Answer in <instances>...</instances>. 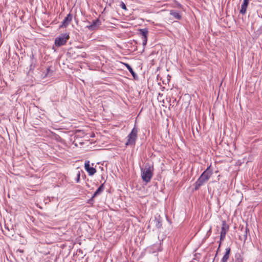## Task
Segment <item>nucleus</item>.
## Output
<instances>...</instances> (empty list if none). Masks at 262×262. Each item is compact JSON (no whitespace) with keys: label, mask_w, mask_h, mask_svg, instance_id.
<instances>
[{"label":"nucleus","mask_w":262,"mask_h":262,"mask_svg":"<svg viewBox=\"0 0 262 262\" xmlns=\"http://www.w3.org/2000/svg\"><path fill=\"white\" fill-rule=\"evenodd\" d=\"M244 2L249 3V0H244Z\"/></svg>","instance_id":"nucleus-23"},{"label":"nucleus","mask_w":262,"mask_h":262,"mask_svg":"<svg viewBox=\"0 0 262 262\" xmlns=\"http://www.w3.org/2000/svg\"><path fill=\"white\" fill-rule=\"evenodd\" d=\"M47 73H49L51 71L50 68H47Z\"/></svg>","instance_id":"nucleus-22"},{"label":"nucleus","mask_w":262,"mask_h":262,"mask_svg":"<svg viewBox=\"0 0 262 262\" xmlns=\"http://www.w3.org/2000/svg\"><path fill=\"white\" fill-rule=\"evenodd\" d=\"M80 176V172L78 171V173L77 174V178L76 179V181L77 183H78L79 182Z\"/></svg>","instance_id":"nucleus-18"},{"label":"nucleus","mask_w":262,"mask_h":262,"mask_svg":"<svg viewBox=\"0 0 262 262\" xmlns=\"http://www.w3.org/2000/svg\"><path fill=\"white\" fill-rule=\"evenodd\" d=\"M212 174V170H210V166L208 167L207 169L201 174L200 177L195 182L194 189L198 190L199 188L203 185L210 179Z\"/></svg>","instance_id":"nucleus-1"},{"label":"nucleus","mask_w":262,"mask_h":262,"mask_svg":"<svg viewBox=\"0 0 262 262\" xmlns=\"http://www.w3.org/2000/svg\"><path fill=\"white\" fill-rule=\"evenodd\" d=\"M137 133L138 128L135 126L127 136V141L125 144L126 145L135 144L137 138Z\"/></svg>","instance_id":"nucleus-3"},{"label":"nucleus","mask_w":262,"mask_h":262,"mask_svg":"<svg viewBox=\"0 0 262 262\" xmlns=\"http://www.w3.org/2000/svg\"><path fill=\"white\" fill-rule=\"evenodd\" d=\"M84 167L85 169L88 171L90 176H93L96 172L95 168L90 167L89 161H86L85 162Z\"/></svg>","instance_id":"nucleus-6"},{"label":"nucleus","mask_w":262,"mask_h":262,"mask_svg":"<svg viewBox=\"0 0 262 262\" xmlns=\"http://www.w3.org/2000/svg\"><path fill=\"white\" fill-rule=\"evenodd\" d=\"M249 3L248 2H243V3L241 6V9L240 10V13L242 14H245L246 13Z\"/></svg>","instance_id":"nucleus-12"},{"label":"nucleus","mask_w":262,"mask_h":262,"mask_svg":"<svg viewBox=\"0 0 262 262\" xmlns=\"http://www.w3.org/2000/svg\"><path fill=\"white\" fill-rule=\"evenodd\" d=\"M247 231H248V229L246 228L245 231V234H244V236H245V239L244 240L245 241L246 239H247Z\"/></svg>","instance_id":"nucleus-21"},{"label":"nucleus","mask_w":262,"mask_h":262,"mask_svg":"<svg viewBox=\"0 0 262 262\" xmlns=\"http://www.w3.org/2000/svg\"><path fill=\"white\" fill-rule=\"evenodd\" d=\"M125 66L126 67V68L127 69V70L129 71V72L132 74L134 78L135 79H138V75L134 71L132 68L128 63H125Z\"/></svg>","instance_id":"nucleus-13"},{"label":"nucleus","mask_w":262,"mask_h":262,"mask_svg":"<svg viewBox=\"0 0 262 262\" xmlns=\"http://www.w3.org/2000/svg\"><path fill=\"white\" fill-rule=\"evenodd\" d=\"M139 33L142 36V37L147 38L148 31L147 28L140 29Z\"/></svg>","instance_id":"nucleus-14"},{"label":"nucleus","mask_w":262,"mask_h":262,"mask_svg":"<svg viewBox=\"0 0 262 262\" xmlns=\"http://www.w3.org/2000/svg\"><path fill=\"white\" fill-rule=\"evenodd\" d=\"M228 229H229L228 225L226 224L225 221H223L221 233L226 234V233L228 231Z\"/></svg>","instance_id":"nucleus-11"},{"label":"nucleus","mask_w":262,"mask_h":262,"mask_svg":"<svg viewBox=\"0 0 262 262\" xmlns=\"http://www.w3.org/2000/svg\"><path fill=\"white\" fill-rule=\"evenodd\" d=\"M170 14L172 15L174 18L177 19H181L182 18L181 15L179 12L174 10H171L170 11Z\"/></svg>","instance_id":"nucleus-10"},{"label":"nucleus","mask_w":262,"mask_h":262,"mask_svg":"<svg viewBox=\"0 0 262 262\" xmlns=\"http://www.w3.org/2000/svg\"><path fill=\"white\" fill-rule=\"evenodd\" d=\"M225 236H226V234L221 233V235H220V240L221 241H223L225 239Z\"/></svg>","instance_id":"nucleus-19"},{"label":"nucleus","mask_w":262,"mask_h":262,"mask_svg":"<svg viewBox=\"0 0 262 262\" xmlns=\"http://www.w3.org/2000/svg\"><path fill=\"white\" fill-rule=\"evenodd\" d=\"M190 262H194V261H190Z\"/></svg>","instance_id":"nucleus-25"},{"label":"nucleus","mask_w":262,"mask_h":262,"mask_svg":"<svg viewBox=\"0 0 262 262\" xmlns=\"http://www.w3.org/2000/svg\"><path fill=\"white\" fill-rule=\"evenodd\" d=\"M69 35L67 33L62 34L55 39V45L57 47L64 45L69 39Z\"/></svg>","instance_id":"nucleus-4"},{"label":"nucleus","mask_w":262,"mask_h":262,"mask_svg":"<svg viewBox=\"0 0 262 262\" xmlns=\"http://www.w3.org/2000/svg\"><path fill=\"white\" fill-rule=\"evenodd\" d=\"M72 15L69 13L63 19L60 27H66L68 26L72 21Z\"/></svg>","instance_id":"nucleus-7"},{"label":"nucleus","mask_w":262,"mask_h":262,"mask_svg":"<svg viewBox=\"0 0 262 262\" xmlns=\"http://www.w3.org/2000/svg\"><path fill=\"white\" fill-rule=\"evenodd\" d=\"M152 222L157 228H160L161 227L162 223L159 220L156 219Z\"/></svg>","instance_id":"nucleus-15"},{"label":"nucleus","mask_w":262,"mask_h":262,"mask_svg":"<svg viewBox=\"0 0 262 262\" xmlns=\"http://www.w3.org/2000/svg\"><path fill=\"white\" fill-rule=\"evenodd\" d=\"M153 168L149 165H146L144 169H141V177L143 181L148 183L152 177Z\"/></svg>","instance_id":"nucleus-2"},{"label":"nucleus","mask_w":262,"mask_h":262,"mask_svg":"<svg viewBox=\"0 0 262 262\" xmlns=\"http://www.w3.org/2000/svg\"><path fill=\"white\" fill-rule=\"evenodd\" d=\"M6 229H7V230H9V229L8 228V227H6Z\"/></svg>","instance_id":"nucleus-24"},{"label":"nucleus","mask_w":262,"mask_h":262,"mask_svg":"<svg viewBox=\"0 0 262 262\" xmlns=\"http://www.w3.org/2000/svg\"><path fill=\"white\" fill-rule=\"evenodd\" d=\"M235 262H243V258L240 254H236L235 255Z\"/></svg>","instance_id":"nucleus-16"},{"label":"nucleus","mask_w":262,"mask_h":262,"mask_svg":"<svg viewBox=\"0 0 262 262\" xmlns=\"http://www.w3.org/2000/svg\"><path fill=\"white\" fill-rule=\"evenodd\" d=\"M142 43H143V46H146V45L147 43V38L142 37Z\"/></svg>","instance_id":"nucleus-17"},{"label":"nucleus","mask_w":262,"mask_h":262,"mask_svg":"<svg viewBox=\"0 0 262 262\" xmlns=\"http://www.w3.org/2000/svg\"><path fill=\"white\" fill-rule=\"evenodd\" d=\"M104 184H101L94 193L92 198H94L100 195L104 191Z\"/></svg>","instance_id":"nucleus-9"},{"label":"nucleus","mask_w":262,"mask_h":262,"mask_svg":"<svg viewBox=\"0 0 262 262\" xmlns=\"http://www.w3.org/2000/svg\"><path fill=\"white\" fill-rule=\"evenodd\" d=\"M120 6L123 9L126 10V6L124 3L122 2L120 4Z\"/></svg>","instance_id":"nucleus-20"},{"label":"nucleus","mask_w":262,"mask_h":262,"mask_svg":"<svg viewBox=\"0 0 262 262\" xmlns=\"http://www.w3.org/2000/svg\"><path fill=\"white\" fill-rule=\"evenodd\" d=\"M101 25V23L100 20L97 19L93 21L92 24L87 26L86 28H88L91 31H94L97 29Z\"/></svg>","instance_id":"nucleus-5"},{"label":"nucleus","mask_w":262,"mask_h":262,"mask_svg":"<svg viewBox=\"0 0 262 262\" xmlns=\"http://www.w3.org/2000/svg\"><path fill=\"white\" fill-rule=\"evenodd\" d=\"M230 248H227L226 249V252L223 257L221 259V262H227L228 259H229L230 253Z\"/></svg>","instance_id":"nucleus-8"}]
</instances>
